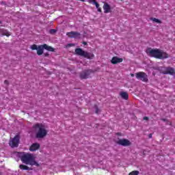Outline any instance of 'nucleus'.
I'll use <instances>...</instances> for the list:
<instances>
[{
	"mask_svg": "<svg viewBox=\"0 0 175 175\" xmlns=\"http://www.w3.org/2000/svg\"><path fill=\"white\" fill-rule=\"evenodd\" d=\"M146 53L148 54L150 57H153L157 59H166V58H169V54L159 49H152V48H148L146 49Z\"/></svg>",
	"mask_w": 175,
	"mask_h": 175,
	"instance_id": "obj_1",
	"label": "nucleus"
},
{
	"mask_svg": "<svg viewBox=\"0 0 175 175\" xmlns=\"http://www.w3.org/2000/svg\"><path fill=\"white\" fill-rule=\"evenodd\" d=\"M21 161L25 165L31 166H40L39 163L35 160V156L31 153H25L21 157Z\"/></svg>",
	"mask_w": 175,
	"mask_h": 175,
	"instance_id": "obj_2",
	"label": "nucleus"
},
{
	"mask_svg": "<svg viewBox=\"0 0 175 175\" xmlns=\"http://www.w3.org/2000/svg\"><path fill=\"white\" fill-rule=\"evenodd\" d=\"M33 129L37 131L36 134L37 139H43V137L47 136V130H46V127L42 123L35 124L33 126Z\"/></svg>",
	"mask_w": 175,
	"mask_h": 175,
	"instance_id": "obj_3",
	"label": "nucleus"
},
{
	"mask_svg": "<svg viewBox=\"0 0 175 175\" xmlns=\"http://www.w3.org/2000/svg\"><path fill=\"white\" fill-rule=\"evenodd\" d=\"M76 55H79L80 57H83L84 58H87L88 59H93L95 57L94 53L85 51L81 49V48H77L75 49Z\"/></svg>",
	"mask_w": 175,
	"mask_h": 175,
	"instance_id": "obj_4",
	"label": "nucleus"
},
{
	"mask_svg": "<svg viewBox=\"0 0 175 175\" xmlns=\"http://www.w3.org/2000/svg\"><path fill=\"white\" fill-rule=\"evenodd\" d=\"M135 77L137 80H141L144 83H147L148 81V75L144 72H139L135 74Z\"/></svg>",
	"mask_w": 175,
	"mask_h": 175,
	"instance_id": "obj_5",
	"label": "nucleus"
},
{
	"mask_svg": "<svg viewBox=\"0 0 175 175\" xmlns=\"http://www.w3.org/2000/svg\"><path fill=\"white\" fill-rule=\"evenodd\" d=\"M20 143V135H16L10 142V146L12 148L18 147Z\"/></svg>",
	"mask_w": 175,
	"mask_h": 175,
	"instance_id": "obj_6",
	"label": "nucleus"
},
{
	"mask_svg": "<svg viewBox=\"0 0 175 175\" xmlns=\"http://www.w3.org/2000/svg\"><path fill=\"white\" fill-rule=\"evenodd\" d=\"M116 143L117 144H119V146H122L123 147H128L132 144L131 141L126 139H119Z\"/></svg>",
	"mask_w": 175,
	"mask_h": 175,
	"instance_id": "obj_7",
	"label": "nucleus"
},
{
	"mask_svg": "<svg viewBox=\"0 0 175 175\" xmlns=\"http://www.w3.org/2000/svg\"><path fill=\"white\" fill-rule=\"evenodd\" d=\"M91 73H92V70H85L80 73V78L82 80L88 79V77H90V75H91Z\"/></svg>",
	"mask_w": 175,
	"mask_h": 175,
	"instance_id": "obj_8",
	"label": "nucleus"
},
{
	"mask_svg": "<svg viewBox=\"0 0 175 175\" xmlns=\"http://www.w3.org/2000/svg\"><path fill=\"white\" fill-rule=\"evenodd\" d=\"M67 36L68 38H73L74 39H77V38H80V33L77 31H70L66 33Z\"/></svg>",
	"mask_w": 175,
	"mask_h": 175,
	"instance_id": "obj_9",
	"label": "nucleus"
},
{
	"mask_svg": "<svg viewBox=\"0 0 175 175\" xmlns=\"http://www.w3.org/2000/svg\"><path fill=\"white\" fill-rule=\"evenodd\" d=\"M122 61H124V59H122V58H120L118 57H113L111 60V63L113 65H117V64H121V62H122Z\"/></svg>",
	"mask_w": 175,
	"mask_h": 175,
	"instance_id": "obj_10",
	"label": "nucleus"
},
{
	"mask_svg": "<svg viewBox=\"0 0 175 175\" xmlns=\"http://www.w3.org/2000/svg\"><path fill=\"white\" fill-rule=\"evenodd\" d=\"M163 75H171V76H174L175 70L174 68L172 67H167L163 72Z\"/></svg>",
	"mask_w": 175,
	"mask_h": 175,
	"instance_id": "obj_11",
	"label": "nucleus"
},
{
	"mask_svg": "<svg viewBox=\"0 0 175 175\" xmlns=\"http://www.w3.org/2000/svg\"><path fill=\"white\" fill-rule=\"evenodd\" d=\"M103 9L104 10V13L107 14V13H111V7H110V5L107 3H105Z\"/></svg>",
	"mask_w": 175,
	"mask_h": 175,
	"instance_id": "obj_12",
	"label": "nucleus"
},
{
	"mask_svg": "<svg viewBox=\"0 0 175 175\" xmlns=\"http://www.w3.org/2000/svg\"><path fill=\"white\" fill-rule=\"evenodd\" d=\"M40 148V144L38 143H34L31 145L29 148V151H36V150H39Z\"/></svg>",
	"mask_w": 175,
	"mask_h": 175,
	"instance_id": "obj_13",
	"label": "nucleus"
},
{
	"mask_svg": "<svg viewBox=\"0 0 175 175\" xmlns=\"http://www.w3.org/2000/svg\"><path fill=\"white\" fill-rule=\"evenodd\" d=\"M0 33H1L3 36H7L8 38L10 36V32L6 29H0Z\"/></svg>",
	"mask_w": 175,
	"mask_h": 175,
	"instance_id": "obj_14",
	"label": "nucleus"
},
{
	"mask_svg": "<svg viewBox=\"0 0 175 175\" xmlns=\"http://www.w3.org/2000/svg\"><path fill=\"white\" fill-rule=\"evenodd\" d=\"M120 95L122 99H124V100H128V99H129V94L126 92H121Z\"/></svg>",
	"mask_w": 175,
	"mask_h": 175,
	"instance_id": "obj_15",
	"label": "nucleus"
},
{
	"mask_svg": "<svg viewBox=\"0 0 175 175\" xmlns=\"http://www.w3.org/2000/svg\"><path fill=\"white\" fill-rule=\"evenodd\" d=\"M44 50H46L47 51H51V53H54L55 49L51 46L47 45L46 44H42Z\"/></svg>",
	"mask_w": 175,
	"mask_h": 175,
	"instance_id": "obj_16",
	"label": "nucleus"
},
{
	"mask_svg": "<svg viewBox=\"0 0 175 175\" xmlns=\"http://www.w3.org/2000/svg\"><path fill=\"white\" fill-rule=\"evenodd\" d=\"M44 50V48L43 47V44L38 46L37 49V54L38 55H42L43 54Z\"/></svg>",
	"mask_w": 175,
	"mask_h": 175,
	"instance_id": "obj_17",
	"label": "nucleus"
},
{
	"mask_svg": "<svg viewBox=\"0 0 175 175\" xmlns=\"http://www.w3.org/2000/svg\"><path fill=\"white\" fill-rule=\"evenodd\" d=\"M19 169H21V170H31V168H29V167L23 164H21L19 165Z\"/></svg>",
	"mask_w": 175,
	"mask_h": 175,
	"instance_id": "obj_18",
	"label": "nucleus"
},
{
	"mask_svg": "<svg viewBox=\"0 0 175 175\" xmlns=\"http://www.w3.org/2000/svg\"><path fill=\"white\" fill-rule=\"evenodd\" d=\"M150 20L154 23H157L158 24H162V21L157 18H151Z\"/></svg>",
	"mask_w": 175,
	"mask_h": 175,
	"instance_id": "obj_19",
	"label": "nucleus"
},
{
	"mask_svg": "<svg viewBox=\"0 0 175 175\" xmlns=\"http://www.w3.org/2000/svg\"><path fill=\"white\" fill-rule=\"evenodd\" d=\"M139 172L137 170H135V171H132L131 172H130L129 174V175H139Z\"/></svg>",
	"mask_w": 175,
	"mask_h": 175,
	"instance_id": "obj_20",
	"label": "nucleus"
},
{
	"mask_svg": "<svg viewBox=\"0 0 175 175\" xmlns=\"http://www.w3.org/2000/svg\"><path fill=\"white\" fill-rule=\"evenodd\" d=\"M31 50H38V45L33 44V45H31Z\"/></svg>",
	"mask_w": 175,
	"mask_h": 175,
	"instance_id": "obj_21",
	"label": "nucleus"
},
{
	"mask_svg": "<svg viewBox=\"0 0 175 175\" xmlns=\"http://www.w3.org/2000/svg\"><path fill=\"white\" fill-rule=\"evenodd\" d=\"M55 32H57V30H55L54 29L49 30V33H51V35H54V33H55Z\"/></svg>",
	"mask_w": 175,
	"mask_h": 175,
	"instance_id": "obj_22",
	"label": "nucleus"
},
{
	"mask_svg": "<svg viewBox=\"0 0 175 175\" xmlns=\"http://www.w3.org/2000/svg\"><path fill=\"white\" fill-rule=\"evenodd\" d=\"M95 109H96V114H98V113H99V108H98V106H95Z\"/></svg>",
	"mask_w": 175,
	"mask_h": 175,
	"instance_id": "obj_23",
	"label": "nucleus"
},
{
	"mask_svg": "<svg viewBox=\"0 0 175 175\" xmlns=\"http://www.w3.org/2000/svg\"><path fill=\"white\" fill-rule=\"evenodd\" d=\"M143 120H144V121H148L149 118H148V117H147V116H144V117L143 118Z\"/></svg>",
	"mask_w": 175,
	"mask_h": 175,
	"instance_id": "obj_24",
	"label": "nucleus"
},
{
	"mask_svg": "<svg viewBox=\"0 0 175 175\" xmlns=\"http://www.w3.org/2000/svg\"><path fill=\"white\" fill-rule=\"evenodd\" d=\"M4 84H6V85H9V81L5 80L4 81Z\"/></svg>",
	"mask_w": 175,
	"mask_h": 175,
	"instance_id": "obj_25",
	"label": "nucleus"
},
{
	"mask_svg": "<svg viewBox=\"0 0 175 175\" xmlns=\"http://www.w3.org/2000/svg\"><path fill=\"white\" fill-rule=\"evenodd\" d=\"M44 57H49V53H44Z\"/></svg>",
	"mask_w": 175,
	"mask_h": 175,
	"instance_id": "obj_26",
	"label": "nucleus"
},
{
	"mask_svg": "<svg viewBox=\"0 0 175 175\" xmlns=\"http://www.w3.org/2000/svg\"><path fill=\"white\" fill-rule=\"evenodd\" d=\"M148 137H149V139H152V134L150 133L148 135Z\"/></svg>",
	"mask_w": 175,
	"mask_h": 175,
	"instance_id": "obj_27",
	"label": "nucleus"
},
{
	"mask_svg": "<svg viewBox=\"0 0 175 175\" xmlns=\"http://www.w3.org/2000/svg\"><path fill=\"white\" fill-rule=\"evenodd\" d=\"M83 44H84L85 46H87V42H83Z\"/></svg>",
	"mask_w": 175,
	"mask_h": 175,
	"instance_id": "obj_28",
	"label": "nucleus"
},
{
	"mask_svg": "<svg viewBox=\"0 0 175 175\" xmlns=\"http://www.w3.org/2000/svg\"><path fill=\"white\" fill-rule=\"evenodd\" d=\"M161 121L165 122V121H166V119L163 118V119H161Z\"/></svg>",
	"mask_w": 175,
	"mask_h": 175,
	"instance_id": "obj_29",
	"label": "nucleus"
},
{
	"mask_svg": "<svg viewBox=\"0 0 175 175\" xmlns=\"http://www.w3.org/2000/svg\"><path fill=\"white\" fill-rule=\"evenodd\" d=\"M131 77H133L135 76L134 74H131Z\"/></svg>",
	"mask_w": 175,
	"mask_h": 175,
	"instance_id": "obj_30",
	"label": "nucleus"
},
{
	"mask_svg": "<svg viewBox=\"0 0 175 175\" xmlns=\"http://www.w3.org/2000/svg\"><path fill=\"white\" fill-rule=\"evenodd\" d=\"M0 24H2V22L0 21Z\"/></svg>",
	"mask_w": 175,
	"mask_h": 175,
	"instance_id": "obj_31",
	"label": "nucleus"
}]
</instances>
